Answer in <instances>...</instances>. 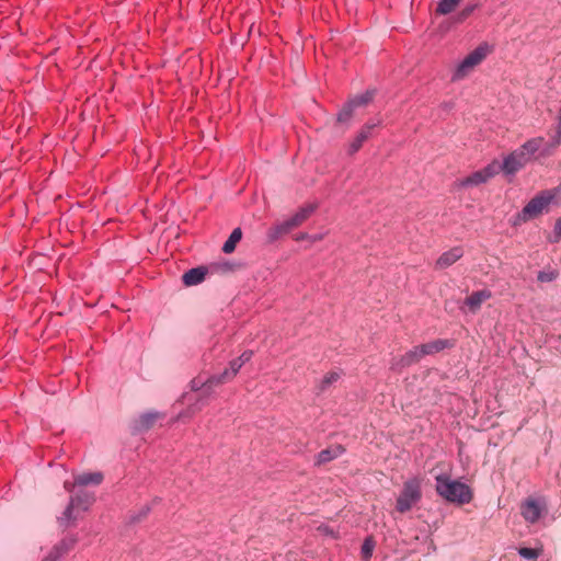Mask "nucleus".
Returning a JSON list of instances; mask_svg holds the SVG:
<instances>
[{
	"label": "nucleus",
	"mask_w": 561,
	"mask_h": 561,
	"mask_svg": "<svg viewBox=\"0 0 561 561\" xmlns=\"http://www.w3.org/2000/svg\"><path fill=\"white\" fill-rule=\"evenodd\" d=\"M422 499L421 481L417 478H411L403 483L402 491L400 492L396 510L403 514L409 512Z\"/></svg>",
	"instance_id": "1"
},
{
	"label": "nucleus",
	"mask_w": 561,
	"mask_h": 561,
	"mask_svg": "<svg viewBox=\"0 0 561 561\" xmlns=\"http://www.w3.org/2000/svg\"><path fill=\"white\" fill-rule=\"evenodd\" d=\"M553 195L550 192H543L540 195L531 198L526 206L517 215L519 221H528L541 215L550 205Z\"/></svg>",
	"instance_id": "2"
},
{
	"label": "nucleus",
	"mask_w": 561,
	"mask_h": 561,
	"mask_svg": "<svg viewBox=\"0 0 561 561\" xmlns=\"http://www.w3.org/2000/svg\"><path fill=\"white\" fill-rule=\"evenodd\" d=\"M490 50V46L483 43L458 62V80L466 77L476 66L481 64L486 58Z\"/></svg>",
	"instance_id": "3"
},
{
	"label": "nucleus",
	"mask_w": 561,
	"mask_h": 561,
	"mask_svg": "<svg viewBox=\"0 0 561 561\" xmlns=\"http://www.w3.org/2000/svg\"><path fill=\"white\" fill-rule=\"evenodd\" d=\"M422 351V346L419 345L408 351L402 356L392 358L390 369L401 370L403 368L410 367L419 363L424 356H426L425 353Z\"/></svg>",
	"instance_id": "4"
},
{
	"label": "nucleus",
	"mask_w": 561,
	"mask_h": 561,
	"mask_svg": "<svg viewBox=\"0 0 561 561\" xmlns=\"http://www.w3.org/2000/svg\"><path fill=\"white\" fill-rule=\"evenodd\" d=\"M436 491L447 501L456 502V480H453L449 474L436 476Z\"/></svg>",
	"instance_id": "5"
},
{
	"label": "nucleus",
	"mask_w": 561,
	"mask_h": 561,
	"mask_svg": "<svg viewBox=\"0 0 561 561\" xmlns=\"http://www.w3.org/2000/svg\"><path fill=\"white\" fill-rule=\"evenodd\" d=\"M528 161L526 160L523 151L517 149L504 158L502 162V171L506 175H514L520 170Z\"/></svg>",
	"instance_id": "6"
},
{
	"label": "nucleus",
	"mask_w": 561,
	"mask_h": 561,
	"mask_svg": "<svg viewBox=\"0 0 561 561\" xmlns=\"http://www.w3.org/2000/svg\"><path fill=\"white\" fill-rule=\"evenodd\" d=\"M543 506L539 501L534 499L526 500L520 507V513L524 519L530 524H535L541 517Z\"/></svg>",
	"instance_id": "7"
},
{
	"label": "nucleus",
	"mask_w": 561,
	"mask_h": 561,
	"mask_svg": "<svg viewBox=\"0 0 561 561\" xmlns=\"http://www.w3.org/2000/svg\"><path fill=\"white\" fill-rule=\"evenodd\" d=\"M159 417L158 412H147L139 415L130 424L131 434L136 435L150 430Z\"/></svg>",
	"instance_id": "8"
},
{
	"label": "nucleus",
	"mask_w": 561,
	"mask_h": 561,
	"mask_svg": "<svg viewBox=\"0 0 561 561\" xmlns=\"http://www.w3.org/2000/svg\"><path fill=\"white\" fill-rule=\"evenodd\" d=\"M80 511L68 501V504L60 516L57 517V523L62 529L76 526L77 520L80 518Z\"/></svg>",
	"instance_id": "9"
},
{
	"label": "nucleus",
	"mask_w": 561,
	"mask_h": 561,
	"mask_svg": "<svg viewBox=\"0 0 561 561\" xmlns=\"http://www.w3.org/2000/svg\"><path fill=\"white\" fill-rule=\"evenodd\" d=\"M491 297V291L489 289H481L472 293L465 301V308L472 313L477 312L482 304L486 301Z\"/></svg>",
	"instance_id": "10"
},
{
	"label": "nucleus",
	"mask_w": 561,
	"mask_h": 561,
	"mask_svg": "<svg viewBox=\"0 0 561 561\" xmlns=\"http://www.w3.org/2000/svg\"><path fill=\"white\" fill-rule=\"evenodd\" d=\"M318 208L317 204H307L301 207L295 215L287 219L290 227L294 229L302 225Z\"/></svg>",
	"instance_id": "11"
},
{
	"label": "nucleus",
	"mask_w": 561,
	"mask_h": 561,
	"mask_svg": "<svg viewBox=\"0 0 561 561\" xmlns=\"http://www.w3.org/2000/svg\"><path fill=\"white\" fill-rule=\"evenodd\" d=\"M206 274L207 267L197 266L185 272L182 276V280L186 286H195L205 279Z\"/></svg>",
	"instance_id": "12"
},
{
	"label": "nucleus",
	"mask_w": 561,
	"mask_h": 561,
	"mask_svg": "<svg viewBox=\"0 0 561 561\" xmlns=\"http://www.w3.org/2000/svg\"><path fill=\"white\" fill-rule=\"evenodd\" d=\"M94 501V495L84 491H80L69 497V502L82 512L89 511Z\"/></svg>",
	"instance_id": "13"
},
{
	"label": "nucleus",
	"mask_w": 561,
	"mask_h": 561,
	"mask_svg": "<svg viewBox=\"0 0 561 561\" xmlns=\"http://www.w3.org/2000/svg\"><path fill=\"white\" fill-rule=\"evenodd\" d=\"M425 355H433L439 353L446 348H451L454 346V341L448 339H438L435 341H431L424 344H421Z\"/></svg>",
	"instance_id": "14"
},
{
	"label": "nucleus",
	"mask_w": 561,
	"mask_h": 561,
	"mask_svg": "<svg viewBox=\"0 0 561 561\" xmlns=\"http://www.w3.org/2000/svg\"><path fill=\"white\" fill-rule=\"evenodd\" d=\"M76 540H61L53 547L48 556L43 561H58L64 554H66L75 546Z\"/></svg>",
	"instance_id": "15"
},
{
	"label": "nucleus",
	"mask_w": 561,
	"mask_h": 561,
	"mask_svg": "<svg viewBox=\"0 0 561 561\" xmlns=\"http://www.w3.org/2000/svg\"><path fill=\"white\" fill-rule=\"evenodd\" d=\"M102 481L103 474L101 472H85L76 477L75 484L78 486H85L89 484L99 485Z\"/></svg>",
	"instance_id": "16"
},
{
	"label": "nucleus",
	"mask_w": 561,
	"mask_h": 561,
	"mask_svg": "<svg viewBox=\"0 0 561 561\" xmlns=\"http://www.w3.org/2000/svg\"><path fill=\"white\" fill-rule=\"evenodd\" d=\"M191 389L193 391H199L201 392L199 398L197 399V401L191 408L193 412L199 411L207 403V399L209 398V397L205 396V385H204V381H201V380H197V379H193L191 381Z\"/></svg>",
	"instance_id": "17"
},
{
	"label": "nucleus",
	"mask_w": 561,
	"mask_h": 561,
	"mask_svg": "<svg viewBox=\"0 0 561 561\" xmlns=\"http://www.w3.org/2000/svg\"><path fill=\"white\" fill-rule=\"evenodd\" d=\"M343 453H344V448L340 445L335 446L333 448L323 449L318 454L317 463L318 465L327 463V462L337 458Z\"/></svg>",
	"instance_id": "18"
},
{
	"label": "nucleus",
	"mask_w": 561,
	"mask_h": 561,
	"mask_svg": "<svg viewBox=\"0 0 561 561\" xmlns=\"http://www.w3.org/2000/svg\"><path fill=\"white\" fill-rule=\"evenodd\" d=\"M227 381H229L227 373H221L219 375L210 376L208 379H206L204 381V385H205V396L206 397H210L215 387H217L219 385H222V383H225Z\"/></svg>",
	"instance_id": "19"
},
{
	"label": "nucleus",
	"mask_w": 561,
	"mask_h": 561,
	"mask_svg": "<svg viewBox=\"0 0 561 561\" xmlns=\"http://www.w3.org/2000/svg\"><path fill=\"white\" fill-rule=\"evenodd\" d=\"M293 228L288 224L287 220L272 227L267 231V240L268 242L276 241L280 236L288 233Z\"/></svg>",
	"instance_id": "20"
},
{
	"label": "nucleus",
	"mask_w": 561,
	"mask_h": 561,
	"mask_svg": "<svg viewBox=\"0 0 561 561\" xmlns=\"http://www.w3.org/2000/svg\"><path fill=\"white\" fill-rule=\"evenodd\" d=\"M293 228L288 224L287 220L272 227L267 231V240L268 242L276 241L280 236L288 233Z\"/></svg>",
	"instance_id": "21"
},
{
	"label": "nucleus",
	"mask_w": 561,
	"mask_h": 561,
	"mask_svg": "<svg viewBox=\"0 0 561 561\" xmlns=\"http://www.w3.org/2000/svg\"><path fill=\"white\" fill-rule=\"evenodd\" d=\"M242 238V230L241 228H236L230 233L229 238L222 245V252L226 254L232 253L236 250L237 243Z\"/></svg>",
	"instance_id": "22"
},
{
	"label": "nucleus",
	"mask_w": 561,
	"mask_h": 561,
	"mask_svg": "<svg viewBox=\"0 0 561 561\" xmlns=\"http://www.w3.org/2000/svg\"><path fill=\"white\" fill-rule=\"evenodd\" d=\"M542 138H533L528 141H526L520 148H518V151H523L525 158L527 161L530 160L531 156L537 152L541 146Z\"/></svg>",
	"instance_id": "23"
},
{
	"label": "nucleus",
	"mask_w": 561,
	"mask_h": 561,
	"mask_svg": "<svg viewBox=\"0 0 561 561\" xmlns=\"http://www.w3.org/2000/svg\"><path fill=\"white\" fill-rule=\"evenodd\" d=\"M375 94H376V90H374V89L373 90H367L364 93H362L359 95H356L353 99H351L350 102L352 103V105L355 108L358 107V106H364V105H367L369 102L373 101Z\"/></svg>",
	"instance_id": "24"
},
{
	"label": "nucleus",
	"mask_w": 561,
	"mask_h": 561,
	"mask_svg": "<svg viewBox=\"0 0 561 561\" xmlns=\"http://www.w3.org/2000/svg\"><path fill=\"white\" fill-rule=\"evenodd\" d=\"M370 137L366 129H360L355 139L350 144L348 152L351 154L357 152L362 145Z\"/></svg>",
	"instance_id": "25"
},
{
	"label": "nucleus",
	"mask_w": 561,
	"mask_h": 561,
	"mask_svg": "<svg viewBox=\"0 0 561 561\" xmlns=\"http://www.w3.org/2000/svg\"><path fill=\"white\" fill-rule=\"evenodd\" d=\"M472 490L458 479V505L469 503L472 500Z\"/></svg>",
	"instance_id": "26"
},
{
	"label": "nucleus",
	"mask_w": 561,
	"mask_h": 561,
	"mask_svg": "<svg viewBox=\"0 0 561 561\" xmlns=\"http://www.w3.org/2000/svg\"><path fill=\"white\" fill-rule=\"evenodd\" d=\"M484 182H486V179H485L482 170H480V171L472 173L470 176L466 178L465 180H462L460 182V185L461 186H474V185H479Z\"/></svg>",
	"instance_id": "27"
},
{
	"label": "nucleus",
	"mask_w": 561,
	"mask_h": 561,
	"mask_svg": "<svg viewBox=\"0 0 561 561\" xmlns=\"http://www.w3.org/2000/svg\"><path fill=\"white\" fill-rule=\"evenodd\" d=\"M456 10V0H440L437 4L435 14L447 15Z\"/></svg>",
	"instance_id": "28"
},
{
	"label": "nucleus",
	"mask_w": 561,
	"mask_h": 561,
	"mask_svg": "<svg viewBox=\"0 0 561 561\" xmlns=\"http://www.w3.org/2000/svg\"><path fill=\"white\" fill-rule=\"evenodd\" d=\"M456 262V253L450 250L439 256L436 262L437 268H446Z\"/></svg>",
	"instance_id": "29"
},
{
	"label": "nucleus",
	"mask_w": 561,
	"mask_h": 561,
	"mask_svg": "<svg viewBox=\"0 0 561 561\" xmlns=\"http://www.w3.org/2000/svg\"><path fill=\"white\" fill-rule=\"evenodd\" d=\"M375 546H376V542L375 540L373 539V537H367L365 538L363 545H362V558L364 561H369L371 556H373V551L375 549Z\"/></svg>",
	"instance_id": "30"
},
{
	"label": "nucleus",
	"mask_w": 561,
	"mask_h": 561,
	"mask_svg": "<svg viewBox=\"0 0 561 561\" xmlns=\"http://www.w3.org/2000/svg\"><path fill=\"white\" fill-rule=\"evenodd\" d=\"M341 377V374L337 373V371H331L329 374H327L320 385H319V390L320 391H325L333 382L337 381Z\"/></svg>",
	"instance_id": "31"
},
{
	"label": "nucleus",
	"mask_w": 561,
	"mask_h": 561,
	"mask_svg": "<svg viewBox=\"0 0 561 561\" xmlns=\"http://www.w3.org/2000/svg\"><path fill=\"white\" fill-rule=\"evenodd\" d=\"M354 106L348 101L337 114V121L340 123H346L351 119L354 111Z\"/></svg>",
	"instance_id": "32"
},
{
	"label": "nucleus",
	"mask_w": 561,
	"mask_h": 561,
	"mask_svg": "<svg viewBox=\"0 0 561 561\" xmlns=\"http://www.w3.org/2000/svg\"><path fill=\"white\" fill-rule=\"evenodd\" d=\"M500 171H502V163L497 161H493L492 163L488 164L483 170V174L486 179V181L491 178H493L495 174H497Z\"/></svg>",
	"instance_id": "33"
},
{
	"label": "nucleus",
	"mask_w": 561,
	"mask_h": 561,
	"mask_svg": "<svg viewBox=\"0 0 561 561\" xmlns=\"http://www.w3.org/2000/svg\"><path fill=\"white\" fill-rule=\"evenodd\" d=\"M478 5L477 1H471L461 11H458V23L469 18Z\"/></svg>",
	"instance_id": "34"
},
{
	"label": "nucleus",
	"mask_w": 561,
	"mask_h": 561,
	"mask_svg": "<svg viewBox=\"0 0 561 561\" xmlns=\"http://www.w3.org/2000/svg\"><path fill=\"white\" fill-rule=\"evenodd\" d=\"M150 510H151L150 505H148V504L144 505L142 507L139 508V511L137 513L131 514L129 516V522L133 524L141 522L145 517H147Z\"/></svg>",
	"instance_id": "35"
},
{
	"label": "nucleus",
	"mask_w": 561,
	"mask_h": 561,
	"mask_svg": "<svg viewBox=\"0 0 561 561\" xmlns=\"http://www.w3.org/2000/svg\"><path fill=\"white\" fill-rule=\"evenodd\" d=\"M241 367H242V365L236 358V359H232L229 363V367L226 368L222 373H227L228 374V380H230V379H232L237 375V373L240 370Z\"/></svg>",
	"instance_id": "36"
},
{
	"label": "nucleus",
	"mask_w": 561,
	"mask_h": 561,
	"mask_svg": "<svg viewBox=\"0 0 561 561\" xmlns=\"http://www.w3.org/2000/svg\"><path fill=\"white\" fill-rule=\"evenodd\" d=\"M518 554L526 560H536L539 557V552L533 548H520Z\"/></svg>",
	"instance_id": "37"
},
{
	"label": "nucleus",
	"mask_w": 561,
	"mask_h": 561,
	"mask_svg": "<svg viewBox=\"0 0 561 561\" xmlns=\"http://www.w3.org/2000/svg\"><path fill=\"white\" fill-rule=\"evenodd\" d=\"M317 531L323 536L336 538V533L328 525L321 524L317 527Z\"/></svg>",
	"instance_id": "38"
},
{
	"label": "nucleus",
	"mask_w": 561,
	"mask_h": 561,
	"mask_svg": "<svg viewBox=\"0 0 561 561\" xmlns=\"http://www.w3.org/2000/svg\"><path fill=\"white\" fill-rule=\"evenodd\" d=\"M550 242L557 243L561 240V217L556 221L553 236L550 237Z\"/></svg>",
	"instance_id": "39"
},
{
	"label": "nucleus",
	"mask_w": 561,
	"mask_h": 561,
	"mask_svg": "<svg viewBox=\"0 0 561 561\" xmlns=\"http://www.w3.org/2000/svg\"><path fill=\"white\" fill-rule=\"evenodd\" d=\"M453 24L454 23L451 21H448V20L444 19L438 24V27H437L438 33L443 36L444 34H446L450 30Z\"/></svg>",
	"instance_id": "40"
},
{
	"label": "nucleus",
	"mask_w": 561,
	"mask_h": 561,
	"mask_svg": "<svg viewBox=\"0 0 561 561\" xmlns=\"http://www.w3.org/2000/svg\"><path fill=\"white\" fill-rule=\"evenodd\" d=\"M252 355H253L252 351H245L237 359L243 366L245 363H248L251 359Z\"/></svg>",
	"instance_id": "41"
},
{
	"label": "nucleus",
	"mask_w": 561,
	"mask_h": 561,
	"mask_svg": "<svg viewBox=\"0 0 561 561\" xmlns=\"http://www.w3.org/2000/svg\"><path fill=\"white\" fill-rule=\"evenodd\" d=\"M561 144V116L559 115L558 129L557 134L553 137V146H558Z\"/></svg>",
	"instance_id": "42"
},
{
	"label": "nucleus",
	"mask_w": 561,
	"mask_h": 561,
	"mask_svg": "<svg viewBox=\"0 0 561 561\" xmlns=\"http://www.w3.org/2000/svg\"><path fill=\"white\" fill-rule=\"evenodd\" d=\"M538 279L540 282H551L553 279L552 273L539 272Z\"/></svg>",
	"instance_id": "43"
},
{
	"label": "nucleus",
	"mask_w": 561,
	"mask_h": 561,
	"mask_svg": "<svg viewBox=\"0 0 561 561\" xmlns=\"http://www.w3.org/2000/svg\"><path fill=\"white\" fill-rule=\"evenodd\" d=\"M378 125V123H374V122H369V123H366L362 129H366L368 131V134H371V130Z\"/></svg>",
	"instance_id": "44"
},
{
	"label": "nucleus",
	"mask_w": 561,
	"mask_h": 561,
	"mask_svg": "<svg viewBox=\"0 0 561 561\" xmlns=\"http://www.w3.org/2000/svg\"><path fill=\"white\" fill-rule=\"evenodd\" d=\"M76 485H77V484H75V482H73V483H71V482H69V481H65V482H64V488H65V490H66V491H68V492H72V491H73V488H75Z\"/></svg>",
	"instance_id": "45"
},
{
	"label": "nucleus",
	"mask_w": 561,
	"mask_h": 561,
	"mask_svg": "<svg viewBox=\"0 0 561 561\" xmlns=\"http://www.w3.org/2000/svg\"><path fill=\"white\" fill-rule=\"evenodd\" d=\"M232 266H233V264L228 263V262H225L224 264H221V265H220V268H221L224 272H227V271H231V270H232Z\"/></svg>",
	"instance_id": "46"
},
{
	"label": "nucleus",
	"mask_w": 561,
	"mask_h": 561,
	"mask_svg": "<svg viewBox=\"0 0 561 561\" xmlns=\"http://www.w3.org/2000/svg\"><path fill=\"white\" fill-rule=\"evenodd\" d=\"M306 238H309V236L307 233H301L300 237L298 238L299 239H306Z\"/></svg>",
	"instance_id": "47"
},
{
	"label": "nucleus",
	"mask_w": 561,
	"mask_h": 561,
	"mask_svg": "<svg viewBox=\"0 0 561 561\" xmlns=\"http://www.w3.org/2000/svg\"><path fill=\"white\" fill-rule=\"evenodd\" d=\"M321 238H322L321 236H314V237H312V241L321 240Z\"/></svg>",
	"instance_id": "48"
},
{
	"label": "nucleus",
	"mask_w": 561,
	"mask_h": 561,
	"mask_svg": "<svg viewBox=\"0 0 561 561\" xmlns=\"http://www.w3.org/2000/svg\"><path fill=\"white\" fill-rule=\"evenodd\" d=\"M456 79V71L451 75V80L454 81Z\"/></svg>",
	"instance_id": "49"
},
{
	"label": "nucleus",
	"mask_w": 561,
	"mask_h": 561,
	"mask_svg": "<svg viewBox=\"0 0 561 561\" xmlns=\"http://www.w3.org/2000/svg\"><path fill=\"white\" fill-rule=\"evenodd\" d=\"M458 461H462V458H460V455L458 454Z\"/></svg>",
	"instance_id": "50"
},
{
	"label": "nucleus",
	"mask_w": 561,
	"mask_h": 561,
	"mask_svg": "<svg viewBox=\"0 0 561 561\" xmlns=\"http://www.w3.org/2000/svg\"><path fill=\"white\" fill-rule=\"evenodd\" d=\"M460 2V0H458V3Z\"/></svg>",
	"instance_id": "51"
}]
</instances>
